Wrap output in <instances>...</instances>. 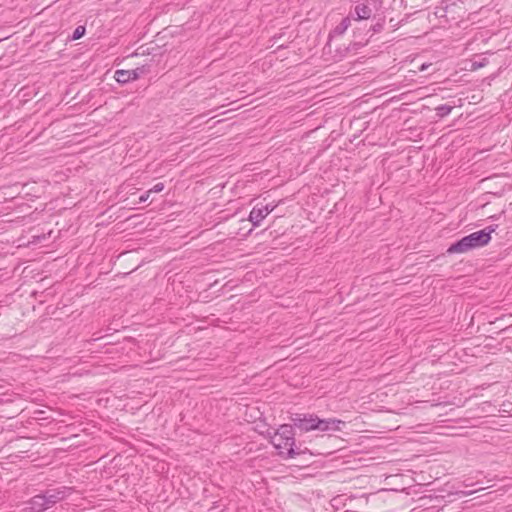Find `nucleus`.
<instances>
[{
    "label": "nucleus",
    "instance_id": "obj_1",
    "mask_svg": "<svg viewBox=\"0 0 512 512\" xmlns=\"http://www.w3.org/2000/svg\"><path fill=\"white\" fill-rule=\"evenodd\" d=\"M271 443L283 459H292L304 453L300 446H296L295 433L290 424L281 425L271 437Z\"/></svg>",
    "mask_w": 512,
    "mask_h": 512
},
{
    "label": "nucleus",
    "instance_id": "obj_2",
    "mask_svg": "<svg viewBox=\"0 0 512 512\" xmlns=\"http://www.w3.org/2000/svg\"><path fill=\"white\" fill-rule=\"evenodd\" d=\"M490 240L491 237L488 236V233H484V231H476L451 244L446 252L449 255L466 253L475 248L487 245Z\"/></svg>",
    "mask_w": 512,
    "mask_h": 512
},
{
    "label": "nucleus",
    "instance_id": "obj_3",
    "mask_svg": "<svg viewBox=\"0 0 512 512\" xmlns=\"http://www.w3.org/2000/svg\"><path fill=\"white\" fill-rule=\"evenodd\" d=\"M293 430L299 429L300 432H310L316 430L317 415L310 413H296L290 417Z\"/></svg>",
    "mask_w": 512,
    "mask_h": 512
},
{
    "label": "nucleus",
    "instance_id": "obj_4",
    "mask_svg": "<svg viewBox=\"0 0 512 512\" xmlns=\"http://www.w3.org/2000/svg\"><path fill=\"white\" fill-rule=\"evenodd\" d=\"M71 488L66 486L46 489L42 493L49 508L63 501L71 494Z\"/></svg>",
    "mask_w": 512,
    "mask_h": 512
},
{
    "label": "nucleus",
    "instance_id": "obj_5",
    "mask_svg": "<svg viewBox=\"0 0 512 512\" xmlns=\"http://www.w3.org/2000/svg\"><path fill=\"white\" fill-rule=\"evenodd\" d=\"M150 72V66L142 65L132 70H117L115 72V79L120 84H125L130 81L139 79L141 76Z\"/></svg>",
    "mask_w": 512,
    "mask_h": 512
},
{
    "label": "nucleus",
    "instance_id": "obj_6",
    "mask_svg": "<svg viewBox=\"0 0 512 512\" xmlns=\"http://www.w3.org/2000/svg\"><path fill=\"white\" fill-rule=\"evenodd\" d=\"M274 206L269 205H256L252 208L249 214V221L254 227H257L261 222L273 211Z\"/></svg>",
    "mask_w": 512,
    "mask_h": 512
},
{
    "label": "nucleus",
    "instance_id": "obj_7",
    "mask_svg": "<svg viewBox=\"0 0 512 512\" xmlns=\"http://www.w3.org/2000/svg\"><path fill=\"white\" fill-rule=\"evenodd\" d=\"M48 509L49 507L47 502L45 501L42 493H40L25 502L22 512H44Z\"/></svg>",
    "mask_w": 512,
    "mask_h": 512
},
{
    "label": "nucleus",
    "instance_id": "obj_8",
    "mask_svg": "<svg viewBox=\"0 0 512 512\" xmlns=\"http://www.w3.org/2000/svg\"><path fill=\"white\" fill-rule=\"evenodd\" d=\"M374 3H375L374 0H366L362 3L357 4L354 8L355 16H352V18L357 21L369 19L373 13L371 4H374Z\"/></svg>",
    "mask_w": 512,
    "mask_h": 512
},
{
    "label": "nucleus",
    "instance_id": "obj_9",
    "mask_svg": "<svg viewBox=\"0 0 512 512\" xmlns=\"http://www.w3.org/2000/svg\"><path fill=\"white\" fill-rule=\"evenodd\" d=\"M342 425H344V422L342 420L335 418L320 419L317 416L316 430L318 431H340Z\"/></svg>",
    "mask_w": 512,
    "mask_h": 512
},
{
    "label": "nucleus",
    "instance_id": "obj_10",
    "mask_svg": "<svg viewBox=\"0 0 512 512\" xmlns=\"http://www.w3.org/2000/svg\"><path fill=\"white\" fill-rule=\"evenodd\" d=\"M351 25V18L347 16L341 20V22L334 28L333 33L335 35H342Z\"/></svg>",
    "mask_w": 512,
    "mask_h": 512
},
{
    "label": "nucleus",
    "instance_id": "obj_11",
    "mask_svg": "<svg viewBox=\"0 0 512 512\" xmlns=\"http://www.w3.org/2000/svg\"><path fill=\"white\" fill-rule=\"evenodd\" d=\"M453 107L447 104H442L436 107V114L438 117L443 118L449 115L452 111Z\"/></svg>",
    "mask_w": 512,
    "mask_h": 512
},
{
    "label": "nucleus",
    "instance_id": "obj_12",
    "mask_svg": "<svg viewBox=\"0 0 512 512\" xmlns=\"http://www.w3.org/2000/svg\"><path fill=\"white\" fill-rule=\"evenodd\" d=\"M85 32H86L85 26H82V25L77 26L71 36V40H78V39L82 38L85 35Z\"/></svg>",
    "mask_w": 512,
    "mask_h": 512
},
{
    "label": "nucleus",
    "instance_id": "obj_13",
    "mask_svg": "<svg viewBox=\"0 0 512 512\" xmlns=\"http://www.w3.org/2000/svg\"><path fill=\"white\" fill-rule=\"evenodd\" d=\"M385 19L379 18L378 21L370 27V31L373 33H380L384 29Z\"/></svg>",
    "mask_w": 512,
    "mask_h": 512
},
{
    "label": "nucleus",
    "instance_id": "obj_14",
    "mask_svg": "<svg viewBox=\"0 0 512 512\" xmlns=\"http://www.w3.org/2000/svg\"><path fill=\"white\" fill-rule=\"evenodd\" d=\"M163 189H164V184L159 182V183L155 184L151 189H149V192L159 193V192L163 191Z\"/></svg>",
    "mask_w": 512,
    "mask_h": 512
},
{
    "label": "nucleus",
    "instance_id": "obj_15",
    "mask_svg": "<svg viewBox=\"0 0 512 512\" xmlns=\"http://www.w3.org/2000/svg\"><path fill=\"white\" fill-rule=\"evenodd\" d=\"M497 228V225H490L486 228L482 229L481 231H484V233H488V236L491 237V233H493Z\"/></svg>",
    "mask_w": 512,
    "mask_h": 512
},
{
    "label": "nucleus",
    "instance_id": "obj_16",
    "mask_svg": "<svg viewBox=\"0 0 512 512\" xmlns=\"http://www.w3.org/2000/svg\"><path fill=\"white\" fill-rule=\"evenodd\" d=\"M151 192L146 191L144 194H142L140 197H139V203H144L146 202L148 199H149V196H150Z\"/></svg>",
    "mask_w": 512,
    "mask_h": 512
},
{
    "label": "nucleus",
    "instance_id": "obj_17",
    "mask_svg": "<svg viewBox=\"0 0 512 512\" xmlns=\"http://www.w3.org/2000/svg\"><path fill=\"white\" fill-rule=\"evenodd\" d=\"M367 42H368V40H366L365 42H356V43H354V44H353V46H354L356 49H358V48H360V47L365 46V45L367 44Z\"/></svg>",
    "mask_w": 512,
    "mask_h": 512
},
{
    "label": "nucleus",
    "instance_id": "obj_18",
    "mask_svg": "<svg viewBox=\"0 0 512 512\" xmlns=\"http://www.w3.org/2000/svg\"><path fill=\"white\" fill-rule=\"evenodd\" d=\"M424 69H426V66L422 65L421 70H424Z\"/></svg>",
    "mask_w": 512,
    "mask_h": 512
}]
</instances>
